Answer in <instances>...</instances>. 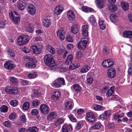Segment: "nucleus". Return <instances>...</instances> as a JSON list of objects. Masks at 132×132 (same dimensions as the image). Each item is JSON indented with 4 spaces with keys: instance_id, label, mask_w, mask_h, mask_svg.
Listing matches in <instances>:
<instances>
[{
    "instance_id": "56",
    "label": "nucleus",
    "mask_w": 132,
    "mask_h": 132,
    "mask_svg": "<svg viewBox=\"0 0 132 132\" xmlns=\"http://www.w3.org/2000/svg\"><path fill=\"white\" fill-rule=\"evenodd\" d=\"M55 112H50L48 115L47 117H48L50 119H52L55 118Z\"/></svg>"
},
{
    "instance_id": "52",
    "label": "nucleus",
    "mask_w": 132,
    "mask_h": 132,
    "mask_svg": "<svg viewBox=\"0 0 132 132\" xmlns=\"http://www.w3.org/2000/svg\"><path fill=\"white\" fill-rule=\"evenodd\" d=\"M93 80V79L91 77H89L87 78V82L88 84L90 85L92 84Z\"/></svg>"
},
{
    "instance_id": "43",
    "label": "nucleus",
    "mask_w": 132,
    "mask_h": 132,
    "mask_svg": "<svg viewBox=\"0 0 132 132\" xmlns=\"http://www.w3.org/2000/svg\"><path fill=\"white\" fill-rule=\"evenodd\" d=\"M10 80L12 84L14 85H16L18 84V80L16 78L14 77H11Z\"/></svg>"
},
{
    "instance_id": "48",
    "label": "nucleus",
    "mask_w": 132,
    "mask_h": 132,
    "mask_svg": "<svg viewBox=\"0 0 132 132\" xmlns=\"http://www.w3.org/2000/svg\"><path fill=\"white\" fill-rule=\"evenodd\" d=\"M109 50L108 47L106 46H104L103 48V52L105 55H107L109 53Z\"/></svg>"
},
{
    "instance_id": "24",
    "label": "nucleus",
    "mask_w": 132,
    "mask_h": 132,
    "mask_svg": "<svg viewBox=\"0 0 132 132\" xmlns=\"http://www.w3.org/2000/svg\"><path fill=\"white\" fill-rule=\"evenodd\" d=\"M96 2L98 7L100 9L104 8L105 6V2L104 0H96Z\"/></svg>"
},
{
    "instance_id": "59",
    "label": "nucleus",
    "mask_w": 132,
    "mask_h": 132,
    "mask_svg": "<svg viewBox=\"0 0 132 132\" xmlns=\"http://www.w3.org/2000/svg\"><path fill=\"white\" fill-rule=\"evenodd\" d=\"M110 9L111 12H114L117 10V7L115 5H111Z\"/></svg>"
},
{
    "instance_id": "23",
    "label": "nucleus",
    "mask_w": 132,
    "mask_h": 132,
    "mask_svg": "<svg viewBox=\"0 0 132 132\" xmlns=\"http://www.w3.org/2000/svg\"><path fill=\"white\" fill-rule=\"evenodd\" d=\"M123 35L125 37L132 39V31H125L123 33Z\"/></svg>"
},
{
    "instance_id": "30",
    "label": "nucleus",
    "mask_w": 132,
    "mask_h": 132,
    "mask_svg": "<svg viewBox=\"0 0 132 132\" xmlns=\"http://www.w3.org/2000/svg\"><path fill=\"white\" fill-rule=\"evenodd\" d=\"M57 34L61 40H64L65 35V34L64 32L58 30L57 32Z\"/></svg>"
},
{
    "instance_id": "26",
    "label": "nucleus",
    "mask_w": 132,
    "mask_h": 132,
    "mask_svg": "<svg viewBox=\"0 0 132 132\" xmlns=\"http://www.w3.org/2000/svg\"><path fill=\"white\" fill-rule=\"evenodd\" d=\"M65 119L63 117H61L57 119V120L54 122L53 123L56 126H58L61 124L64 123Z\"/></svg>"
},
{
    "instance_id": "50",
    "label": "nucleus",
    "mask_w": 132,
    "mask_h": 132,
    "mask_svg": "<svg viewBox=\"0 0 132 132\" xmlns=\"http://www.w3.org/2000/svg\"><path fill=\"white\" fill-rule=\"evenodd\" d=\"M34 30V27L31 26H28L26 29L27 31L30 33H32Z\"/></svg>"
},
{
    "instance_id": "9",
    "label": "nucleus",
    "mask_w": 132,
    "mask_h": 132,
    "mask_svg": "<svg viewBox=\"0 0 132 132\" xmlns=\"http://www.w3.org/2000/svg\"><path fill=\"white\" fill-rule=\"evenodd\" d=\"M39 109L41 112L45 114H47L50 110L48 106L45 104H41L40 106Z\"/></svg>"
},
{
    "instance_id": "18",
    "label": "nucleus",
    "mask_w": 132,
    "mask_h": 132,
    "mask_svg": "<svg viewBox=\"0 0 132 132\" xmlns=\"http://www.w3.org/2000/svg\"><path fill=\"white\" fill-rule=\"evenodd\" d=\"M61 96L60 92L57 91L54 92L51 94V98L54 101L57 100Z\"/></svg>"
},
{
    "instance_id": "34",
    "label": "nucleus",
    "mask_w": 132,
    "mask_h": 132,
    "mask_svg": "<svg viewBox=\"0 0 132 132\" xmlns=\"http://www.w3.org/2000/svg\"><path fill=\"white\" fill-rule=\"evenodd\" d=\"M37 73L35 71H32L28 75V78L30 79L34 78L37 77Z\"/></svg>"
},
{
    "instance_id": "10",
    "label": "nucleus",
    "mask_w": 132,
    "mask_h": 132,
    "mask_svg": "<svg viewBox=\"0 0 132 132\" xmlns=\"http://www.w3.org/2000/svg\"><path fill=\"white\" fill-rule=\"evenodd\" d=\"M72 129V127L71 124L64 123L62 127L61 132H69V131H71Z\"/></svg>"
},
{
    "instance_id": "63",
    "label": "nucleus",
    "mask_w": 132,
    "mask_h": 132,
    "mask_svg": "<svg viewBox=\"0 0 132 132\" xmlns=\"http://www.w3.org/2000/svg\"><path fill=\"white\" fill-rule=\"evenodd\" d=\"M108 64L109 67L112 66L114 65V63L113 61L111 59H108Z\"/></svg>"
},
{
    "instance_id": "58",
    "label": "nucleus",
    "mask_w": 132,
    "mask_h": 132,
    "mask_svg": "<svg viewBox=\"0 0 132 132\" xmlns=\"http://www.w3.org/2000/svg\"><path fill=\"white\" fill-rule=\"evenodd\" d=\"M11 105L14 107L18 105V103L15 100H11L10 101Z\"/></svg>"
},
{
    "instance_id": "6",
    "label": "nucleus",
    "mask_w": 132,
    "mask_h": 132,
    "mask_svg": "<svg viewBox=\"0 0 132 132\" xmlns=\"http://www.w3.org/2000/svg\"><path fill=\"white\" fill-rule=\"evenodd\" d=\"M84 37L82 38L78 44V47L80 50L85 49L87 46V45L88 42L87 38Z\"/></svg>"
},
{
    "instance_id": "11",
    "label": "nucleus",
    "mask_w": 132,
    "mask_h": 132,
    "mask_svg": "<svg viewBox=\"0 0 132 132\" xmlns=\"http://www.w3.org/2000/svg\"><path fill=\"white\" fill-rule=\"evenodd\" d=\"M86 118L89 122L93 123L96 121V118L94 114L91 112H88L86 115Z\"/></svg>"
},
{
    "instance_id": "44",
    "label": "nucleus",
    "mask_w": 132,
    "mask_h": 132,
    "mask_svg": "<svg viewBox=\"0 0 132 132\" xmlns=\"http://www.w3.org/2000/svg\"><path fill=\"white\" fill-rule=\"evenodd\" d=\"M110 18L112 22H115L118 19L117 16L114 14L110 15Z\"/></svg>"
},
{
    "instance_id": "49",
    "label": "nucleus",
    "mask_w": 132,
    "mask_h": 132,
    "mask_svg": "<svg viewBox=\"0 0 132 132\" xmlns=\"http://www.w3.org/2000/svg\"><path fill=\"white\" fill-rule=\"evenodd\" d=\"M8 54L12 57H14L15 56V54L13 51L11 49L9 48L7 51Z\"/></svg>"
},
{
    "instance_id": "46",
    "label": "nucleus",
    "mask_w": 132,
    "mask_h": 132,
    "mask_svg": "<svg viewBox=\"0 0 132 132\" xmlns=\"http://www.w3.org/2000/svg\"><path fill=\"white\" fill-rule=\"evenodd\" d=\"M40 102L39 100L35 99L33 100L32 101V106L33 107H36L39 104Z\"/></svg>"
},
{
    "instance_id": "37",
    "label": "nucleus",
    "mask_w": 132,
    "mask_h": 132,
    "mask_svg": "<svg viewBox=\"0 0 132 132\" xmlns=\"http://www.w3.org/2000/svg\"><path fill=\"white\" fill-rule=\"evenodd\" d=\"M90 68L88 65L86 64L81 69L80 72L81 73H86L90 70Z\"/></svg>"
},
{
    "instance_id": "39",
    "label": "nucleus",
    "mask_w": 132,
    "mask_h": 132,
    "mask_svg": "<svg viewBox=\"0 0 132 132\" xmlns=\"http://www.w3.org/2000/svg\"><path fill=\"white\" fill-rule=\"evenodd\" d=\"M121 4L123 10L125 11L128 10L129 7V5L128 3L125 2H121Z\"/></svg>"
},
{
    "instance_id": "5",
    "label": "nucleus",
    "mask_w": 132,
    "mask_h": 132,
    "mask_svg": "<svg viewBox=\"0 0 132 132\" xmlns=\"http://www.w3.org/2000/svg\"><path fill=\"white\" fill-rule=\"evenodd\" d=\"M30 49L34 54H39L43 50V47L41 45H32Z\"/></svg>"
},
{
    "instance_id": "32",
    "label": "nucleus",
    "mask_w": 132,
    "mask_h": 132,
    "mask_svg": "<svg viewBox=\"0 0 132 132\" xmlns=\"http://www.w3.org/2000/svg\"><path fill=\"white\" fill-rule=\"evenodd\" d=\"M114 91V86H112L111 87L110 89L107 92L106 95L107 97H109L111 96L113 93Z\"/></svg>"
},
{
    "instance_id": "33",
    "label": "nucleus",
    "mask_w": 132,
    "mask_h": 132,
    "mask_svg": "<svg viewBox=\"0 0 132 132\" xmlns=\"http://www.w3.org/2000/svg\"><path fill=\"white\" fill-rule=\"evenodd\" d=\"M99 25L100 29L102 30H104L106 28V26L104 23V21L102 19H99L98 22Z\"/></svg>"
},
{
    "instance_id": "51",
    "label": "nucleus",
    "mask_w": 132,
    "mask_h": 132,
    "mask_svg": "<svg viewBox=\"0 0 132 132\" xmlns=\"http://www.w3.org/2000/svg\"><path fill=\"white\" fill-rule=\"evenodd\" d=\"M68 117L71 121L74 122H77V119L74 117L72 114L70 113Z\"/></svg>"
},
{
    "instance_id": "42",
    "label": "nucleus",
    "mask_w": 132,
    "mask_h": 132,
    "mask_svg": "<svg viewBox=\"0 0 132 132\" xmlns=\"http://www.w3.org/2000/svg\"><path fill=\"white\" fill-rule=\"evenodd\" d=\"M47 49L52 54H54L55 53L54 48L52 46L48 45L46 46Z\"/></svg>"
},
{
    "instance_id": "25",
    "label": "nucleus",
    "mask_w": 132,
    "mask_h": 132,
    "mask_svg": "<svg viewBox=\"0 0 132 132\" xmlns=\"http://www.w3.org/2000/svg\"><path fill=\"white\" fill-rule=\"evenodd\" d=\"M62 9L61 5L57 6L55 9L54 13L57 15H60L63 10Z\"/></svg>"
},
{
    "instance_id": "28",
    "label": "nucleus",
    "mask_w": 132,
    "mask_h": 132,
    "mask_svg": "<svg viewBox=\"0 0 132 132\" xmlns=\"http://www.w3.org/2000/svg\"><path fill=\"white\" fill-rule=\"evenodd\" d=\"M89 21L93 26H96L97 25L95 17L93 15H91L89 18Z\"/></svg>"
},
{
    "instance_id": "29",
    "label": "nucleus",
    "mask_w": 132,
    "mask_h": 132,
    "mask_svg": "<svg viewBox=\"0 0 132 132\" xmlns=\"http://www.w3.org/2000/svg\"><path fill=\"white\" fill-rule=\"evenodd\" d=\"M82 10L86 13L93 12L94 10L92 8L89 7L87 6H83L81 8Z\"/></svg>"
},
{
    "instance_id": "7",
    "label": "nucleus",
    "mask_w": 132,
    "mask_h": 132,
    "mask_svg": "<svg viewBox=\"0 0 132 132\" xmlns=\"http://www.w3.org/2000/svg\"><path fill=\"white\" fill-rule=\"evenodd\" d=\"M53 84L55 87L58 88L61 87L62 85L65 84V81L63 78H58L53 81Z\"/></svg>"
},
{
    "instance_id": "61",
    "label": "nucleus",
    "mask_w": 132,
    "mask_h": 132,
    "mask_svg": "<svg viewBox=\"0 0 132 132\" xmlns=\"http://www.w3.org/2000/svg\"><path fill=\"white\" fill-rule=\"evenodd\" d=\"M81 123L80 122L77 123L76 125L75 129L77 130H78L80 129L81 128Z\"/></svg>"
},
{
    "instance_id": "40",
    "label": "nucleus",
    "mask_w": 132,
    "mask_h": 132,
    "mask_svg": "<svg viewBox=\"0 0 132 132\" xmlns=\"http://www.w3.org/2000/svg\"><path fill=\"white\" fill-rule=\"evenodd\" d=\"M30 107V103L29 102H27L24 103L22 106V109L23 110H27Z\"/></svg>"
},
{
    "instance_id": "16",
    "label": "nucleus",
    "mask_w": 132,
    "mask_h": 132,
    "mask_svg": "<svg viewBox=\"0 0 132 132\" xmlns=\"http://www.w3.org/2000/svg\"><path fill=\"white\" fill-rule=\"evenodd\" d=\"M27 3L21 1L17 2V6L19 10L20 11L23 10L27 5Z\"/></svg>"
},
{
    "instance_id": "13",
    "label": "nucleus",
    "mask_w": 132,
    "mask_h": 132,
    "mask_svg": "<svg viewBox=\"0 0 132 132\" xmlns=\"http://www.w3.org/2000/svg\"><path fill=\"white\" fill-rule=\"evenodd\" d=\"M108 77L110 78H114L115 76L116 72L115 69L111 68L108 69L107 71Z\"/></svg>"
},
{
    "instance_id": "55",
    "label": "nucleus",
    "mask_w": 132,
    "mask_h": 132,
    "mask_svg": "<svg viewBox=\"0 0 132 132\" xmlns=\"http://www.w3.org/2000/svg\"><path fill=\"white\" fill-rule=\"evenodd\" d=\"M20 120L23 123H25L27 120V119L25 114H23L20 117Z\"/></svg>"
},
{
    "instance_id": "4",
    "label": "nucleus",
    "mask_w": 132,
    "mask_h": 132,
    "mask_svg": "<svg viewBox=\"0 0 132 132\" xmlns=\"http://www.w3.org/2000/svg\"><path fill=\"white\" fill-rule=\"evenodd\" d=\"M4 90L6 93L11 95L18 94L19 93L18 88L16 87H6Z\"/></svg>"
},
{
    "instance_id": "57",
    "label": "nucleus",
    "mask_w": 132,
    "mask_h": 132,
    "mask_svg": "<svg viewBox=\"0 0 132 132\" xmlns=\"http://www.w3.org/2000/svg\"><path fill=\"white\" fill-rule=\"evenodd\" d=\"M67 41L69 42H72L73 41V38L70 35H68L67 37Z\"/></svg>"
},
{
    "instance_id": "35",
    "label": "nucleus",
    "mask_w": 132,
    "mask_h": 132,
    "mask_svg": "<svg viewBox=\"0 0 132 132\" xmlns=\"http://www.w3.org/2000/svg\"><path fill=\"white\" fill-rule=\"evenodd\" d=\"M8 107L5 105H3L0 107V111L1 112L5 113L8 111Z\"/></svg>"
},
{
    "instance_id": "15",
    "label": "nucleus",
    "mask_w": 132,
    "mask_h": 132,
    "mask_svg": "<svg viewBox=\"0 0 132 132\" xmlns=\"http://www.w3.org/2000/svg\"><path fill=\"white\" fill-rule=\"evenodd\" d=\"M27 11L29 14L32 15H34L36 12L35 6L32 4H30L28 6Z\"/></svg>"
},
{
    "instance_id": "47",
    "label": "nucleus",
    "mask_w": 132,
    "mask_h": 132,
    "mask_svg": "<svg viewBox=\"0 0 132 132\" xmlns=\"http://www.w3.org/2000/svg\"><path fill=\"white\" fill-rule=\"evenodd\" d=\"M108 60V59L105 60L102 62V65L103 67L106 68L109 67Z\"/></svg>"
},
{
    "instance_id": "2",
    "label": "nucleus",
    "mask_w": 132,
    "mask_h": 132,
    "mask_svg": "<svg viewBox=\"0 0 132 132\" xmlns=\"http://www.w3.org/2000/svg\"><path fill=\"white\" fill-rule=\"evenodd\" d=\"M30 37L28 35H22L18 38L17 43L20 46L24 45L29 42Z\"/></svg>"
},
{
    "instance_id": "12",
    "label": "nucleus",
    "mask_w": 132,
    "mask_h": 132,
    "mask_svg": "<svg viewBox=\"0 0 132 132\" xmlns=\"http://www.w3.org/2000/svg\"><path fill=\"white\" fill-rule=\"evenodd\" d=\"M110 116V111H106L99 116V119L102 120H106Z\"/></svg>"
},
{
    "instance_id": "19",
    "label": "nucleus",
    "mask_w": 132,
    "mask_h": 132,
    "mask_svg": "<svg viewBox=\"0 0 132 132\" xmlns=\"http://www.w3.org/2000/svg\"><path fill=\"white\" fill-rule=\"evenodd\" d=\"M74 106L73 102L68 101L65 104V108L67 110H71Z\"/></svg>"
},
{
    "instance_id": "41",
    "label": "nucleus",
    "mask_w": 132,
    "mask_h": 132,
    "mask_svg": "<svg viewBox=\"0 0 132 132\" xmlns=\"http://www.w3.org/2000/svg\"><path fill=\"white\" fill-rule=\"evenodd\" d=\"M38 131V129L36 127H30L27 130V132H37Z\"/></svg>"
},
{
    "instance_id": "60",
    "label": "nucleus",
    "mask_w": 132,
    "mask_h": 132,
    "mask_svg": "<svg viewBox=\"0 0 132 132\" xmlns=\"http://www.w3.org/2000/svg\"><path fill=\"white\" fill-rule=\"evenodd\" d=\"M82 53L81 51H80L77 52L76 53V56L77 59H79L82 57Z\"/></svg>"
},
{
    "instance_id": "31",
    "label": "nucleus",
    "mask_w": 132,
    "mask_h": 132,
    "mask_svg": "<svg viewBox=\"0 0 132 132\" xmlns=\"http://www.w3.org/2000/svg\"><path fill=\"white\" fill-rule=\"evenodd\" d=\"M42 22L43 25L47 28L51 24L50 21L47 19H43Z\"/></svg>"
},
{
    "instance_id": "22",
    "label": "nucleus",
    "mask_w": 132,
    "mask_h": 132,
    "mask_svg": "<svg viewBox=\"0 0 132 132\" xmlns=\"http://www.w3.org/2000/svg\"><path fill=\"white\" fill-rule=\"evenodd\" d=\"M71 31L74 34H76L78 32L79 30L78 26L76 24H73V25L71 27Z\"/></svg>"
},
{
    "instance_id": "62",
    "label": "nucleus",
    "mask_w": 132,
    "mask_h": 132,
    "mask_svg": "<svg viewBox=\"0 0 132 132\" xmlns=\"http://www.w3.org/2000/svg\"><path fill=\"white\" fill-rule=\"evenodd\" d=\"M31 112L32 115L34 116H36L38 114V111L37 109H34L31 110Z\"/></svg>"
},
{
    "instance_id": "8",
    "label": "nucleus",
    "mask_w": 132,
    "mask_h": 132,
    "mask_svg": "<svg viewBox=\"0 0 132 132\" xmlns=\"http://www.w3.org/2000/svg\"><path fill=\"white\" fill-rule=\"evenodd\" d=\"M4 68L8 70H11L15 67L14 63L11 60H7L6 61L4 65Z\"/></svg>"
},
{
    "instance_id": "64",
    "label": "nucleus",
    "mask_w": 132,
    "mask_h": 132,
    "mask_svg": "<svg viewBox=\"0 0 132 132\" xmlns=\"http://www.w3.org/2000/svg\"><path fill=\"white\" fill-rule=\"evenodd\" d=\"M128 73L129 75H131L132 73V65H129L128 70Z\"/></svg>"
},
{
    "instance_id": "38",
    "label": "nucleus",
    "mask_w": 132,
    "mask_h": 132,
    "mask_svg": "<svg viewBox=\"0 0 132 132\" xmlns=\"http://www.w3.org/2000/svg\"><path fill=\"white\" fill-rule=\"evenodd\" d=\"M20 82L21 85L23 86L30 85L31 84V83L29 81L23 79H21V80Z\"/></svg>"
},
{
    "instance_id": "14",
    "label": "nucleus",
    "mask_w": 132,
    "mask_h": 132,
    "mask_svg": "<svg viewBox=\"0 0 132 132\" xmlns=\"http://www.w3.org/2000/svg\"><path fill=\"white\" fill-rule=\"evenodd\" d=\"M33 91V93L31 95V96L33 97H37L41 95L40 89L38 87H36Z\"/></svg>"
},
{
    "instance_id": "21",
    "label": "nucleus",
    "mask_w": 132,
    "mask_h": 132,
    "mask_svg": "<svg viewBox=\"0 0 132 132\" xmlns=\"http://www.w3.org/2000/svg\"><path fill=\"white\" fill-rule=\"evenodd\" d=\"M74 91L76 93L80 92L82 88L79 84H75L72 86Z\"/></svg>"
},
{
    "instance_id": "36",
    "label": "nucleus",
    "mask_w": 132,
    "mask_h": 132,
    "mask_svg": "<svg viewBox=\"0 0 132 132\" xmlns=\"http://www.w3.org/2000/svg\"><path fill=\"white\" fill-rule=\"evenodd\" d=\"M26 66L29 69H33L36 67V64L30 62L27 63L25 64Z\"/></svg>"
},
{
    "instance_id": "20",
    "label": "nucleus",
    "mask_w": 132,
    "mask_h": 132,
    "mask_svg": "<svg viewBox=\"0 0 132 132\" xmlns=\"http://www.w3.org/2000/svg\"><path fill=\"white\" fill-rule=\"evenodd\" d=\"M67 16L68 19L70 21H73L75 19V15L73 12L71 11H68Z\"/></svg>"
},
{
    "instance_id": "54",
    "label": "nucleus",
    "mask_w": 132,
    "mask_h": 132,
    "mask_svg": "<svg viewBox=\"0 0 132 132\" xmlns=\"http://www.w3.org/2000/svg\"><path fill=\"white\" fill-rule=\"evenodd\" d=\"M16 114L15 113H11L9 115V117L10 119L13 120L15 119Z\"/></svg>"
},
{
    "instance_id": "1",
    "label": "nucleus",
    "mask_w": 132,
    "mask_h": 132,
    "mask_svg": "<svg viewBox=\"0 0 132 132\" xmlns=\"http://www.w3.org/2000/svg\"><path fill=\"white\" fill-rule=\"evenodd\" d=\"M44 61L45 64L50 67H55V60L53 56L51 54H47L45 56L44 58Z\"/></svg>"
},
{
    "instance_id": "45",
    "label": "nucleus",
    "mask_w": 132,
    "mask_h": 132,
    "mask_svg": "<svg viewBox=\"0 0 132 132\" xmlns=\"http://www.w3.org/2000/svg\"><path fill=\"white\" fill-rule=\"evenodd\" d=\"M102 126V125L100 122H97L93 126L92 128L94 129H99L101 128Z\"/></svg>"
},
{
    "instance_id": "27",
    "label": "nucleus",
    "mask_w": 132,
    "mask_h": 132,
    "mask_svg": "<svg viewBox=\"0 0 132 132\" xmlns=\"http://www.w3.org/2000/svg\"><path fill=\"white\" fill-rule=\"evenodd\" d=\"M93 109L95 111H102L105 110V108L98 104H95L93 106Z\"/></svg>"
},
{
    "instance_id": "3",
    "label": "nucleus",
    "mask_w": 132,
    "mask_h": 132,
    "mask_svg": "<svg viewBox=\"0 0 132 132\" xmlns=\"http://www.w3.org/2000/svg\"><path fill=\"white\" fill-rule=\"evenodd\" d=\"M9 16L13 22L15 24H17L20 20V15L15 11H13L9 13Z\"/></svg>"
},
{
    "instance_id": "53",
    "label": "nucleus",
    "mask_w": 132,
    "mask_h": 132,
    "mask_svg": "<svg viewBox=\"0 0 132 132\" xmlns=\"http://www.w3.org/2000/svg\"><path fill=\"white\" fill-rule=\"evenodd\" d=\"M3 124L4 126L6 127H9L11 126V122L9 120L5 121Z\"/></svg>"
},
{
    "instance_id": "17",
    "label": "nucleus",
    "mask_w": 132,
    "mask_h": 132,
    "mask_svg": "<svg viewBox=\"0 0 132 132\" xmlns=\"http://www.w3.org/2000/svg\"><path fill=\"white\" fill-rule=\"evenodd\" d=\"M89 27L87 25H85L82 26L81 28L82 34L85 37H87L88 36V29Z\"/></svg>"
}]
</instances>
